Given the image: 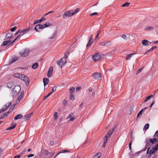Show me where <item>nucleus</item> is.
<instances>
[{
	"instance_id": "23",
	"label": "nucleus",
	"mask_w": 158,
	"mask_h": 158,
	"mask_svg": "<svg viewBox=\"0 0 158 158\" xmlns=\"http://www.w3.org/2000/svg\"><path fill=\"white\" fill-rule=\"evenodd\" d=\"M10 40L4 41L3 42L2 44L1 45L2 46H6L8 44L10 43Z\"/></svg>"
},
{
	"instance_id": "46",
	"label": "nucleus",
	"mask_w": 158,
	"mask_h": 158,
	"mask_svg": "<svg viewBox=\"0 0 158 158\" xmlns=\"http://www.w3.org/2000/svg\"><path fill=\"white\" fill-rule=\"evenodd\" d=\"M57 114L58 113L57 112H55L54 113V116L55 119H56L58 117Z\"/></svg>"
},
{
	"instance_id": "50",
	"label": "nucleus",
	"mask_w": 158,
	"mask_h": 158,
	"mask_svg": "<svg viewBox=\"0 0 158 158\" xmlns=\"http://www.w3.org/2000/svg\"><path fill=\"white\" fill-rule=\"evenodd\" d=\"M56 87L55 86H54L52 88V91L51 92H52V93H53V92H55L56 90Z\"/></svg>"
},
{
	"instance_id": "5",
	"label": "nucleus",
	"mask_w": 158,
	"mask_h": 158,
	"mask_svg": "<svg viewBox=\"0 0 158 158\" xmlns=\"http://www.w3.org/2000/svg\"><path fill=\"white\" fill-rule=\"evenodd\" d=\"M29 53V49H25L23 51L19 53V55L22 57H25L27 56Z\"/></svg>"
},
{
	"instance_id": "12",
	"label": "nucleus",
	"mask_w": 158,
	"mask_h": 158,
	"mask_svg": "<svg viewBox=\"0 0 158 158\" xmlns=\"http://www.w3.org/2000/svg\"><path fill=\"white\" fill-rule=\"evenodd\" d=\"M53 71V68L52 67H51L49 69L48 72L47 73V76L49 77H50L52 75Z\"/></svg>"
},
{
	"instance_id": "30",
	"label": "nucleus",
	"mask_w": 158,
	"mask_h": 158,
	"mask_svg": "<svg viewBox=\"0 0 158 158\" xmlns=\"http://www.w3.org/2000/svg\"><path fill=\"white\" fill-rule=\"evenodd\" d=\"M75 91L74 87H72L69 89V93L70 94H73V93Z\"/></svg>"
},
{
	"instance_id": "44",
	"label": "nucleus",
	"mask_w": 158,
	"mask_h": 158,
	"mask_svg": "<svg viewBox=\"0 0 158 158\" xmlns=\"http://www.w3.org/2000/svg\"><path fill=\"white\" fill-rule=\"evenodd\" d=\"M153 136L154 137H157L158 136V130L156 131Z\"/></svg>"
},
{
	"instance_id": "2",
	"label": "nucleus",
	"mask_w": 158,
	"mask_h": 158,
	"mask_svg": "<svg viewBox=\"0 0 158 158\" xmlns=\"http://www.w3.org/2000/svg\"><path fill=\"white\" fill-rule=\"evenodd\" d=\"M30 28H27L26 29H24L20 31V34L11 43V44H12L17 39V38L20 37L21 36L23 35L24 34L26 33V32L30 30Z\"/></svg>"
},
{
	"instance_id": "54",
	"label": "nucleus",
	"mask_w": 158,
	"mask_h": 158,
	"mask_svg": "<svg viewBox=\"0 0 158 158\" xmlns=\"http://www.w3.org/2000/svg\"><path fill=\"white\" fill-rule=\"evenodd\" d=\"M16 27H12V28H11L10 29V31H14L15 30V29H16Z\"/></svg>"
},
{
	"instance_id": "64",
	"label": "nucleus",
	"mask_w": 158,
	"mask_h": 158,
	"mask_svg": "<svg viewBox=\"0 0 158 158\" xmlns=\"http://www.w3.org/2000/svg\"><path fill=\"white\" fill-rule=\"evenodd\" d=\"M134 140V138L132 137V136L131 135V139H130V142H132Z\"/></svg>"
},
{
	"instance_id": "6",
	"label": "nucleus",
	"mask_w": 158,
	"mask_h": 158,
	"mask_svg": "<svg viewBox=\"0 0 158 158\" xmlns=\"http://www.w3.org/2000/svg\"><path fill=\"white\" fill-rule=\"evenodd\" d=\"M101 58V56L99 53H97L92 56V59L94 61H97Z\"/></svg>"
},
{
	"instance_id": "20",
	"label": "nucleus",
	"mask_w": 158,
	"mask_h": 158,
	"mask_svg": "<svg viewBox=\"0 0 158 158\" xmlns=\"http://www.w3.org/2000/svg\"><path fill=\"white\" fill-rule=\"evenodd\" d=\"M16 126V123H13V124L12 125L8 128L7 129H6V130H10L11 129H12L14 128H15Z\"/></svg>"
},
{
	"instance_id": "21",
	"label": "nucleus",
	"mask_w": 158,
	"mask_h": 158,
	"mask_svg": "<svg viewBox=\"0 0 158 158\" xmlns=\"http://www.w3.org/2000/svg\"><path fill=\"white\" fill-rule=\"evenodd\" d=\"M39 64L37 62L34 63L32 65V68L34 69H36L38 66Z\"/></svg>"
},
{
	"instance_id": "29",
	"label": "nucleus",
	"mask_w": 158,
	"mask_h": 158,
	"mask_svg": "<svg viewBox=\"0 0 158 158\" xmlns=\"http://www.w3.org/2000/svg\"><path fill=\"white\" fill-rule=\"evenodd\" d=\"M152 97H153V95H151L149 96H148L146 98L144 102H147L148 100H149L151 98H152Z\"/></svg>"
},
{
	"instance_id": "35",
	"label": "nucleus",
	"mask_w": 158,
	"mask_h": 158,
	"mask_svg": "<svg viewBox=\"0 0 158 158\" xmlns=\"http://www.w3.org/2000/svg\"><path fill=\"white\" fill-rule=\"evenodd\" d=\"M143 110L144 109H142L140 111H139V113L137 115V118H138L140 115H141L142 114V112Z\"/></svg>"
},
{
	"instance_id": "53",
	"label": "nucleus",
	"mask_w": 158,
	"mask_h": 158,
	"mask_svg": "<svg viewBox=\"0 0 158 158\" xmlns=\"http://www.w3.org/2000/svg\"><path fill=\"white\" fill-rule=\"evenodd\" d=\"M111 44V42H110L108 41L106 42V46H108L110 45Z\"/></svg>"
},
{
	"instance_id": "56",
	"label": "nucleus",
	"mask_w": 158,
	"mask_h": 158,
	"mask_svg": "<svg viewBox=\"0 0 158 158\" xmlns=\"http://www.w3.org/2000/svg\"><path fill=\"white\" fill-rule=\"evenodd\" d=\"M156 48L155 47H153L149 50V52H152Z\"/></svg>"
},
{
	"instance_id": "9",
	"label": "nucleus",
	"mask_w": 158,
	"mask_h": 158,
	"mask_svg": "<svg viewBox=\"0 0 158 158\" xmlns=\"http://www.w3.org/2000/svg\"><path fill=\"white\" fill-rule=\"evenodd\" d=\"M21 88L20 86H15L13 89V91L14 93H15L16 94L18 93L20 91Z\"/></svg>"
},
{
	"instance_id": "51",
	"label": "nucleus",
	"mask_w": 158,
	"mask_h": 158,
	"mask_svg": "<svg viewBox=\"0 0 158 158\" xmlns=\"http://www.w3.org/2000/svg\"><path fill=\"white\" fill-rule=\"evenodd\" d=\"M121 36L123 39L125 40L127 39V36L125 35L122 34V35H121Z\"/></svg>"
},
{
	"instance_id": "4",
	"label": "nucleus",
	"mask_w": 158,
	"mask_h": 158,
	"mask_svg": "<svg viewBox=\"0 0 158 158\" xmlns=\"http://www.w3.org/2000/svg\"><path fill=\"white\" fill-rule=\"evenodd\" d=\"M19 78L24 81L26 83V84H29V78L25 76L24 74H21L20 75Z\"/></svg>"
},
{
	"instance_id": "22",
	"label": "nucleus",
	"mask_w": 158,
	"mask_h": 158,
	"mask_svg": "<svg viewBox=\"0 0 158 158\" xmlns=\"http://www.w3.org/2000/svg\"><path fill=\"white\" fill-rule=\"evenodd\" d=\"M23 117V115L20 114L17 115L14 118V119L16 120L19 119H20Z\"/></svg>"
},
{
	"instance_id": "32",
	"label": "nucleus",
	"mask_w": 158,
	"mask_h": 158,
	"mask_svg": "<svg viewBox=\"0 0 158 158\" xmlns=\"http://www.w3.org/2000/svg\"><path fill=\"white\" fill-rule=\"evenodd\" d=\"M52 94V92H51L49 94H48V95H47L46 96H45L44 98H43V100H46V99H47V98L50 96V95L51 94Z\"/></svg>"
},
{
	"instance_id": "61",
	"label": "nucleus",
	"mask_w": 158,
	"mask_h": 158,
	"mask_svg": "<svg viewBox=\"0 0 158 158\" xmlns=\"http://www.w3.org/2000/svg\"><path fill=\"white\" fill-rule=\"evenodd\" d=\"M67 103V101L66 100H64L63 101V104L64 105H65Z\"/></svg>"
},
{
	"instance_id": "13",
	"label": "nucleus",
	"mask_w": 158,
	"mask_h": 158,
	"mask_svg": "<svg viewBox=\"0 0 158 158\" xmlns=\"http://www.w3.org/2000/svg\"><path fill=\"white\" fill-rule=\"evenodd\" d=\"M49 81V80L48 79L45 77L43 78V82L44 86V89H45V86L48 84Z\"/></svg>"
},
{
	"instance_id": "55",
	"label": "nucleus",
	"mask_w": 158,
	"mask_h": 158,
	"mask_svg": "<svg viewBox=\"0 0 158 158\" xmlns=\"http://www.w3.org/2000/svg\"><path fill=\"white\" fill-rule=\"evenodd\" d=\"M98 14V13L97 12H94L91 14L90 15V16H93V15H97Z\"/></svg>"
},
{
	"instance_id": "18",
	"label": "nucleus",
	"mask_w": 158,
	"mask_h": 158,
	"mask_svg": "<svg viewBox=\"0 0 158 158\" xmlns=\"http://www.w3.org/2000/svg\"><path fill=\"white\" fill-rule=\"evenodd\" d=\"M157 139L155 138H154L153 139H149V141L152 144H153L155 142L157 141Z\"/></svg>"
},
{
	"instance_id": "27",
	"label": "nucleus",
	"mask_w": 158,
	"mask_h": 158,
	"mask_svg": "<svg viewBox=\"0 0 158 158\" xmlns=\"http://www.w3.org/2000/svg\"><path fill=\"white\" fill-rule=\"evenodd\" d=\"M153 30V27H152L150 26H147L145 28V30Z\"/></svg>"
},
{
	"instance_id": "62",
	"label": "nucleus",
	"mask_w": 158,
	"mask_h": 158,
	"mask_svg": "<svg viewBox=\"0 0 158 158\" xmlns=\"http://www.w3.org/2000/svg\"><path fill=\"white\" fill-rule=\"evenodd\" d=\"M21 157L20 155H17L14 156V158H20Z\"/></svg>"
},
{
	"instance_id": "37",
	"label": "nucleus",
	"mask_w": 158,
	"mask_h": 158,
	"mask_svg": "<svg viewBox=\"0 0 158 158\" xmlns=\"http://www.w3.org/2000/svg\"><path fill=\"white\" fill-rule=\"evenodd\" d=\"M69 99L72 100H74V95L73 94H70Z\"/></svg>"
},
{
	"instance_id": "14",
	"label": "nucleus",
	"mask_w": 158,
	"mask_h": 158,
	"mask_svg": "<svg viewBox=\"0 0 158 158\" xmlns=\"http://www.w3.org/2000/svg\"><path fill=\"white\" fill-rule=\"evenodd\" d=\"M151 42L147 40H144L142 41V44L143 45L145 46H148Z\"/></svg>"
},
{
	"instance_id": "3",
	"label": "nucleus",
	"mask_w": 158,
	"mask_h": 158,
	"mask_svg": "<svg viewBox=\"0 0 158 158\" xmlns=\"http://www.w3.org/2000/svg\"><path fill=\"white\" fill-rule=\"evenodd\" d=\"M114 130V128H113L111 130H110L109 131L108 133L105 136V140H104V143L106 144L108 140V139L110 138L111 135L112 134Z\"/></svg>"
},
{
	"instance_id": "34",
	"label": "nucleus",
	"mask_w": 158,
	"mask_h": 158,
	"mask_svg": "<svg viewBox=\"0 0 158 158\" xmlns=\"http://www.w3.org/2000/svg\"><path fill=\"white\" fill-rule=\"evenodd\" d=\"M130 5V3L128 2H126L122 5V7H124L125 6H128Z\"/></svg>"
},
{
	"instance_id": "58",
	"label": "nucleus",
	"mask_w": 158,
	"mask_h": 158,
	"mask_svg": "<svg viewBox=\"0 0 158 158\" xmlns=\"http://www.w3.org/2000/svg\"><path fill=\"white\" fill-rule=\"evenodd\" d=\"M61 151L62 152H59V153H65V152H69V151H68V150H61Z\"/></svg>"
},
{
	"instance_id": "24",
	"label": "nucleus",
	"mask_w": 158,
	"mask_h": 158,
	"mask_svg": "<svg viewBox=\"0 0 158 158\" xmlns=\"http://www.w3.org/2000/svg\"><path fill=\"white\" fill-rule=\"evenodd\" d=\"M101 155V154L100 153H98L94 156L93 158H100Z\"/></svg>"
},
{
	"instance_id": "31",
	"label": "nucleus",
	"mask_w": 158,
	"mask_h": 158,
	"mask_svg": "<svg viewBox=\"0 0 158 158\" xmlns=\"http://www.w3.org/2000/svg\"><path fill=\"white\" fill-rule=\"evenodd\" d=\"M7 85L9 88H11L13 86V84L12 82H9L7 84Z\"/></svg>"
},
{
	"instance_id": "36",
	"label": "nucleus",
	"mask_w": 158,
	"mask_h": 158,
	"mask_svg": "<svg viewBox=\"0 0 158 158\" xmlns=\"http://www.w3.org/2000/svg\"><path fill=\"white\" fill-rule=\"evenodd\" d=\"M79 11V9L78 8H77L74 11H73L72 10V15H74L75 13H76L78 12Z\"/></svg>"
},
{
	"instance_id": "60",
	"label": "nucleus",
	"mask_w": 158,
	"mask_h": 158,
	"mask_svg": "<svg viewBox=\"0 0 158 158\" xmlns=\"http://www.w3.org/2000/svg\"><path fill=\"white\" fill-rule=\"evenodd\" d=\"M34 156V154H30L29 155L27 156V157L28 158H30V157H33Z\"/></svg>"
},
{
	"instance_id": "16",
	"label": "nucleus",
	"mask_w": 158,
	"mask_h": 158,
	"mask_svg": "<svg viewBox=\"0 0 158 158\" xmlns=\"http://www.w3.org/2000/svg\"><path fill=\"white\" fill-rule=\"evenodd\" d=\"M135 54V53H131L127 55L125 60H130L131 57Z\"/></svg>"
},
{
	"instance_id": "19",
	"label": "nucleus",
	"mask_w": 158,
	"mask_h": 158,
	"mask_svg": "<svg viewBox=\"0 0 158 158\" xmlns=\"http://www.w3.org/2000/svg\"><path fill=\"white\" fill-rule=\"evenodd\" d=\"M12 37V34L11 33H8L6 35V38L7 39H10Z\"/></svg>"
},
{
	"instance_id": "63",
	"label": "nucleus",
	"mask_w": 158,
	"mask_h": 158,
	"mask_svg": "<svg viewBox=\"0 0 158 158\" xmlns=\"http://www.w3.org/2000/svg\"><path fill=\"white\" fill-rule=\"evenodd\" d=\"M76 90L77 91H79L80 90V87H77L76 88Z\"/></svg>"
},
{
	"instance_id": "49",
	"label": "nucleus",
	"mask_w": 158,
	"mask_h": 158,
	"mask_svg": "<svg viewBox=\"0 0 158 158\" xmlns=\"http://www.w3.org/2000/svg\"><path fill=\"white\" fill-rule=\"evenodd\" d=\"M142 69H143V68H141L140 69H139L136 72V74H138V73H139L142 70Z\"/></svg>"
},
{
	"instance_id": "59",
	"label": "nucleus",
	"mask_w": 158,
	"mask_h": 158,
	"mask_svg": "<svg viewBox=\"0 0 158 158\" xmlns=\"http://www.w3.org/2000/svg\"><path fill=\"white\" fill-rule=\"evenodd\" d=\"M40 27V29H43L45 28L44 26V25H41L40 24H39Z\"/></svg>"
},
{
	"instance_id": "28",
	"label": "nucleus",
	"mask_w": 158,
	"mask_h": 158,
	"mask_svg": "<svg viewBox=\"0 0 158 158\" xmlns=\"http://www.w3.org/2000/svg\"><path fill=\"white\" fill-rule=\"evenodd\" d=\"M32 113H31L28 114L26 115L25 116V119L26 120H28L29 118L31 115Z\"/></svg>"
},
{
	"instance_id": "8",
	"label": "nucleus",
	"mask_w": 158,
	"mask_h": 158,
	"mask_svg": "<svg viewBox=\"0 0 158 158\" xmlns=\"http://www.w3.org/2000/svg\"><path fill=\"white\" fill-rule=\"evenodd\" d=\"M92 76L96 79H99L101 78V74L99 73H94L92 74Z\"/></svg>"
},
{
	"instance_id": "11",
	"label": "nucleus",
	"mask_w": 158,
	"mask_h": 158,
	"mask_svg": "<svg viewBox=\"0 0 158 158\" xmlns=\"http://www.w3.org/2000/svg\"><path fill=\"white\" fill-rule=\"evenodd\" d=\"M150 148V147H149L148 148L147 151V153L148 154L149 153L150 155L154 154L156 151H155L152 148L151 149L149 150Z\"/></svg>"
},
{
	"instance_id": "39",
	"label": "nucleus",
	"mask_w": 158,
	"mask_h": 158,
	"mask_svg": "<svg viewBox=\"0 0 158 158\" xmlns=\"http://www.w3.org/2000/svg\"><path fill=\"white\" fill-rule=\"evenodd\" d=\"M11 104L10 102H8L3 107H4V108H6L7 109L11 105Z\"/></svg>"
},
{
	"instance_id": "26",
	"label": "nucleus",
	"mask_w": 158,
	"mask_h": 158,
	"mask_svg": "<svg viewBox=\"0 0 158 158\" xmlns=\"http://www.w3.org/2000/svg\"><path fill=\"white\" fill-rule=\"evenodd\" d=\"M149 126V123H146L144 126V128H143V130H148Z\"/></svg>"
},
{
	"instance_id": "47",
	"label": "nucleus",
	"mask_w": 158,
	"mask_h": 158,
	"mask_svg": "<svg viewBox=\"0 0 158 158\" xmlns=\"http://www.w3.org/2000/svg\"><path fill=\"white\" fill-rule=\"evenodd\" d=\"M22 96H19L18 98L17 102H19L22 99Z\"/></svg>"
},
{
	"instance_id": "57",
	"label": "nucleus",
	"mask_w": 158,
	"mask_h": 158,
	"mask_svg": "<svg viewBox=\"0 0 158 158\" xmlns=\"http://www.w3.org/2000/svg\"><path fill=\"white\" fill-rule=\"evenodd\" d=\"M100 44L102 46H105L106 45V42H102Z\"/></svg>"
},
{
	"instance_id": "41",
	"label": "nucleus",
	"mask_w": 158,
	"mask_h": 158,
	"mask_svg": "<svg viewBox=\"0 0 158 158\" xmlns=\"http://www.w3.org/2000/svg\"><path fill=\"white\" fill-rule=\"evenodd\" d=\"M152 148L156 152L158 150V143L156 145L155 147Z\"/></svg>"
},
{
	"instance_id": "25",
	"label": "nucleus",
	"mask_w": 158,
	"mask_h": 158,
	"mask_svg": "<svg viewBox=\"0 0 158 158\" xmlns=\"http://www.w3.org/2000/svg\"><path fill=\"white\" fill-rule=\"evenodd\" d=\"M12 111V110H11V108H10V110L9 111H8L7 113H5L4 114L3 118H4V117H6L8 115V114H9L10 113H11V112Z\"/></svg>"
},
{
	"instance_id": "7",
	"label": "nucleus",
	"mask_w": 158,
	"mask_h": 158,
	"mask_svg": "<svg viewBox=\"0 0 158 158\" xmlns=\"http://www.w3.org/2000/svg\"><path fill=\"white\" fill-rule=\"evenodd\" d=\"M72 15H72V10H70L65 12L63 15V17L64 19L67 17H70Z\"/></svg>"
},
{
	"instance_id": "38",
	"label": "nucleus",
	"mask_w": 158,
	"mask_h": 158,
	"mask_svg": "<svg viewBox=\"0 0 158 158\" xmlns=\"http://www.w3.org/2000/svg\"><path fill=\"white\" fill-rule=\"evenodd\" d=\"M40 25L39 24L37 25L35 27V29L37 31H38V29H40Z\"/></svg>"
},
{
	"instance_id": "45",
	"label": "nucleus",
	"mask_w": 158,
	"mask_h": 158,
	"mask_svg": "<svg viewBox=\"0 0 158 158\" xmlns=\"http://www.w3.org/2000/svg\"><path fill=\"white\" fill-rule=\"evenodd\" d=\"M26 148H25L24 150L22 151V152L20 153V155L21 156L23 155L25 152L26 151Z\"/></svg>"
},
{
	"instance_id": "48",
	"label": "nucleus",
	"mask_w": 158,
	"mask_h": 158,
	"mask_svg": "<svg viewBox=\"0 0 158 158\" xmlns=\"http://www.w3.org/2000/svg\"><path fill=\"white\" fill-rule=\"evenodd\" d=\"M4 108V107H3V108L2 109H1L0 110V113L3 112L6 110V108H5V109Z\"/></svg>"
},
{
	"instance_id": "17",
	"label": "nucleus",
	"mask_w": 158,
	"mask_h": 158,
	"mask_svg": "<svg viewBox=\"0 0 158 158\" xmlns=\"http://www.w3.org/2000/svg\"><path fill=\"white\" fill-rule=\"evenodd\" d=\"M92 35H91L89 39V40L88 41V43L86 45L87 47H89L91 45L92 43V42H91V41L92 40Z\"/></svg>"
},
{
	"instance_id": "33",
	"label": "nucleus",
	"mask_w": 158,
	"mask_h": 158,
	"mask_svg": "<svg viewBox=\"0 0 158 158\" xmlns=\"http://www.w3.org/2000/svg\"><path fill=\"white\" fill-rule=\"evenodd\" d=\"M56 33H57V32H56V31H55L53 34L52 36H51L49 38V39H52V38H54L56 36Z\"/></svg>"
},
{
	"instance_id": "15",
	"label": "nucleus",
	"mask_w": 158,
	"mask_h": 158,
	"mask_svg": "<svg viewBox=\"0 0 158 158\" xmlns=\"http://www.w3.org/2000/svg\"><path fill=\"white\" fill-rule=\"evenodd\" d=\"M18 59V57H13L9 61V64H11L14 62L16 61Z\"/></svg>"
},
{
	"instance_id": "42",
	"label": "nucleus",
	"mask_w": 158,
	"mask_h": 158,
	"mask_svg": "<svg viewBox=\"0 0 158 158\" xmlns=\"http://www.w3.org/2000/svg\"><path fill=\"white\" fill-rule=\"evenodd\" d=\"M43 25L44 26L45 28L47 27L48 26H50L51 25V24L50 23H46L45 24Z\"/></svg>"
},
{
	"instance_id": "40",
	"label": "nucleus",
	"mask_w": 158,
	"mask_h": 158,
	"mask_svg": "<svg viewBox=\"0 0 158 158\" xmlns=\"http://www.w3.org/2000/svg\"><path fill=\"white\" fill-rule=\"evenodd\" d=\"M134 106H131L130 109V114H131L133 112V110L134 108Z\"/></svg>"
},
{
	"instance_id": "10",
	"label": "nucleus",
	"mask_w": 158,
	"mask_h": 158,
	"mask_svg": "<svg viewBox=\"0 0 158 158\" xmlns=\"http://www.w3.org/2000/svg\"><path fill=\"white\" fill-rule=\"evenodd\" d=\"M45 20V18L44 17H42L40 19H37L35 20L33 24L35 25L36 23H41Z\"/></svg>"
},
{
	"instance_id": "1",
	"label": "nucleus",
	"mask_w": 158,
	"mask_h": 158,
	"mask_svg": "<svg viewBox=\"0 0 158 158\" xmlns=\"http://www.w3.org/2000/svg\"><path fill=\"white\" fill-rule=\"evenodd\" d=\"M68 56L66 55L64 53V56L61 58L60 60L57 61L56 62L57 64L61 68H62V66L65 65L66 64V58H67Z\"/></svg>"
},
{
	"instance_id": "43",
	"label": "nucleus",
	"mask_w": 158,
	"mask_h": 158,
	"mask_svg": "<svg viewBox=\"0 0 158 158\" xmlns=\"http://www.w3.org/2000/svg\"><path fill=\"white\" fill-rule=\"evenodd\" d=\"M20 75L19 73H16L14 74V76L15 77L19 78Z\"/></svg>"
},
{
	"instance_id": "52",
	"label": "nucleus",
	"mask_w": 158,
	"mask_h": 158,
	"mask_svg": "<svg viewBox=\"0 0 158 158\" xmlns=\"http://www.w3.org/2000/svg\"><path fill=\"white\" fill-rule=\"evenodd\" d=\"M73 113H71L69 115V116L67 117V119L70 118L72 117V116L73 115Z\"/></svg>"
}]
</instances>
